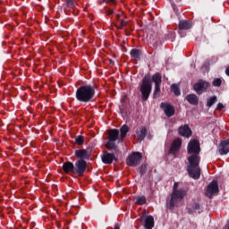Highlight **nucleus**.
Wrapping results in <instances>:
<instances>
[{
    "label": "nucleus",
    "mask_w": 229,
    "mask_h": 229,
    "mask_svg": "<svg viewBox=\"0 0 229 229\" xmlns=\"http://www.w3.org/2000/svg\"><path fill=\"white\" fill-rule=\"evenodd\" d=\"M114 229H121V226L119 225V224H116L114 227Z\"/></svg>",
    "instance_id": "nucleus-39"
},
{
    "label": "nucleus",
    "mask_w": 229,
    "mask_h": 229,
    "mask_svg": "<svg viewBox=\"0 0 229 229\" xmlns=\"http://www.w3.org/2000/svg\"><path fill=\"white\" fill-rule=\"evenodd\" d=\"M216 108L217 110H223V108H225V106L223 105V103H218Z\"/></svg>",
    "instance_id": "nucleus-37"
},
{
    "label": "nucleus",
    "mask_w": 229,
    "mask_h": 229,
    "mask_svg": "<svg viewBox=\"0 0 229 229\" xmlns=\"http://www.w3.org/2000/svg\"><path fill=\"white\" fill-rule=\"evenodd\" d=\"M179 182H174L173 187V192L171 194V199L168 202V208L174 210V207L182 201L187 196V189L181 188L178 190Z\"/></svg>",
    "instance_id": "nucleus-3"
},
{
    "label": "nucleus",
    "mask_w": 229,
    "mask_h": 229,
    "mask_svg": "<svg viewBox=\"0 0 229 229\" xmlns=\"http://www.w3.org/2000/svg\"><path fill=\"white\" fill-rule=\"evenodd\" d=\"M103 164L110 165L113 162H118V158L115 157L114 153L110 152H104V154L101 157Z\"/></svg>",
    "instance_id": "nucleus-10"
},
{
    "label": "nucleus",
    "mask_w": 229,
    "mask_h": 229,
    "mask_svg": "<svg viewBox=\"0 0 229 229\" xmlns=\"http://www.w3.org/2000/svg\"><path fill=\"white\" fill-rule=\"evenodd\" d=\"M66 4L68 8H74L76 6V0H66Z\"/></svg>",
    "instance_id": "nucleus-34"
},
{
    "label": "nucleus",
    "mask_w": 229,
    "mask_h": 229,
    "mask_svg": "<svg viewBox=\"0 0 229 229\" xmlns=\"http://www.w3.org/2000/svg\"><path fill=\"white\" fill-rule=\"evenodd\" d=\"M145 229H153L155 226V218L152 216H148L145 219Z\"/></svg>",
    "instance_id": "nucleus-21"
},
{
    "label": "nucleus",
    "mask_w": 229,
    "mask_h": 229,
    "mask_svg": "<svg viewBox=\"0 0 229 229\" xmlns=\"http://www.w3.org/2000/svg\"><path fill=\"white\" fill-rule=\"evenodd\" d=\"M171 89L174 96H180L182 94V91L180 90V88L177 86V84H172Z\"/></svg>",
    "instance_id": "nucleus-27"
},
{
    "label": "nucleus",
    "mask_w": 229,
    "mask_h": 229,
    "mask_svg": "<svg viewBox=\"0 0 229 229\" xmlns=\"http://www.w3.org/2000/svg\"><path fill=\"white\" fill-rule=\"evenodd\" d=\"M165 40H170V42H174V38H176V32L168 31L165 36Z\"/></svg>",
    "instance_id": "nucleus-25"
},
{
    "label": "nucleus",
    "mask_w": 229,
    "mask_h": 229,
    "mask_svg": "<svg viewBox=\"0 0 229 229\" xmlns=\"http://www.w3.org/2000/svg\"><path fill=\"white\" fill-rule=\"evenodd\" d=\"M108 135V141L106 143V149L109 151H119L117 145H115V140L119 139V130L111 129L109 130Z\"/></svg>",
    "instance_id": "nucleus-5"
},
{
    "label": "nucleus",
    "mask_w": 229,
    "mask_h": 229,
    "mask_svg": "<svg viewBox=\"0 0 229 229\" xmlns=\"http://www.w3.org/2000/svg\"><path fill=\"white\" fill-rule=\"evenodd\" d=\"M223 81L220 78H216L213 80L212 85L213 87H221Z\"/></svg>",
    "instance_id": "nucleus-31"
},
{
    "label": "nucleus",
    "mask_w": 229,
    "mask_h": 229,
    "mask_svg": "<svg viewBox=\"0 0 229 229\" xmlns=\"http://www.w3.org/2000/svg\"><path fill=\"white\" fill-rule=\"evenodd\" d=\"M218 192L219 185L216 181H213L208 185L206 196H208V198H212L214 194H217Z\"/></svg>",
    "instance_id": "nucleus-9"
},
{
    "label": "nucleus",
    "mask_w": 229,
    "mask_h": 229,
    "mask_svg": "<svg viewBox=\"0 0 229 229\" xmlns=\"http://www.w3.org/2000/svg\"><path fill=\"white\" fill-rule=\"evenodd\" d=\"M186 101L190 103V105L198 106V103L199 101V98H198V96L196 94H189L186 96Z\"/></svg>",
    "instance_id": "nucleus-20"
},
{
    "label": "nucleus",
    "mask_w": 229,
    "mask_h": 229,
    "mask_svg": "<svg viewBox=\"0 0 229 229\" xmlns=\"http://www.w3.org/2000/svg\"><path fill=\"white\" fill-rule=\"evenodd\" d=\"M136 135L139 142H142V140L146 139V135H148V129L146 127H141L140 130H136Z\"/></svg>",
    "instance_id": "nucleus-17"
},
{
    "label": "nucleus",
    "mask_w": 229,
    "mask_h": 229,
    "mask_svg": "<svg viewBox=\"0 0 229 229\" xmlns=\"http://www.w3.org/2000/svg\"><path fill=\"white\" fill-rule=\"evenodd\" d=\"M178 133L181 137H186V139L192 136V131L187 124L181 125L178 129Z\"/></svg>",
    "instance_id": "nucleus-12"
},
{
    "label": "nucleus",
    "mask_w": 229,
    "mask_h": 229,
    "mask_svg": "<svg viewBox=\"0 0 229 229\" xmlns=\"http://www.w3.org/2000/svg\"><path fill=\"white\" fill-rule=\"evenodd\" d=\"M96 89L95 84H84L77 88L75 91V98L79 103L82 105H89V103H94L96 99Z\"/></svg>",
    "instance_id": "nucleus-2"
},
{
    "label": "nucleus",
    "mask_w": 229,
    "mask_h": 229,
    "mask_svg": "<svg viewBox=\"0 0 229 229\" xmlns=\"http://www.w3.org/2000/svg\"><path fill=\"white\" fill-rule=\"evenodd\" d=\"M178 28L180 30H191L192 28V22L189 20H181L179 21Z\"/></svg>",
    "instance_id": "nucleus-19"
},
{
    "label": "nucleus",
    "mask_w": 229,
    "mask_h": 229,
    "mask_svg": "<svg viewBox=\"0 0 229 229\" xmlns=\"http://www.w3.org/2000/svg\"><path fill=\"white\" fill-rule=\"evenodd\" d=\"M75 142L77 146H83L85 142V138L82 135H79L75 138Z\"/></svg>",
    "instance_id": "nucleus-28"
},
{
    "label": "nucleus",
    "mask_w": 229,
    "mask_h": 229,
    "mask_svg": "<svg viewBox=\"0 0 229 229\" xmlns=\"http://www.w3.org/2000/svg\"><path fill=\"white\" fill-rule=\"evenodd\" d=\"M176 1V3H180V1H182V0H175Z\"/></svg>",
    "instance_id": "nucleus-42"
},
{
    "label": "nucleus",
    "mask_w": 229,
    "mask_h": 229,
    "mask_svg": "<svg viewBox=\"0 0 229 229\" xmlns=\"http://www.w3.org/2000/svg\"><path fill=\"white\" fill-rule=\"evenodd\" d=\"M73 165L74 174H77V176H83V174H85V172L87 171V161L78 159Z\"/></svg>",
    "instance_id": "nucleus-7"
},
{
    "label": "nucleus",
    "mask_w": 229,
    "mask_h": 229,
    "mask_svg": "<svg viewBox=\"0 0 229 229\" xmlns=\"http://www.w3.org/2000/svg\"><path fill=\"white\" fill-rule=\"evenodd\" d=\"M217 151L219 155H228L229 153V138L227 140H224L218 145Z\"/></svg>",
    "instance_id": "nucleus-11"
},
{
    "label": "nucleus",
    "mask_w": 229,
    "mask_h": 229,
    "mask_svg": "<svg viewBox=\"0 0 229 229\" xmlns=\"http://www.w3.org/2000/svg\"><path fill=\"white\" fill-rule=\"evenodd\" d=\"M151 90H153V84L151 81V74L148 73L144 76L141 81V84L140 85L142 101H148V99H149Z\"/></svg>",
    "instance_id": "nucleus-4"
},
{
    "label": "nucleus",
    "mask_w": 229,
    "mask_h": 229,
    "mask_svg": "<svg viewBox=\"0 0 229 229\" xmlns=\"http://www.w3.org/2000/svg\"><path fill=\"white\" fill-rule=\"evenodd\" d=\"M224 229H229V222H227V225L224 226Z\"/></svg>",
    "instance_id": "nucleus-41"
},
{
    "label": "nucleus",
    "mask_w": 229,
    "mask_h": 229,
    "mask_svg": "<svg viewBox=\"0 0 229 229\" xmlns=\"http://www.w3.org/2000/svg\"><path fill=\"white\" fill-rule=\"evenodd\" d=\"M210 87V84L204 81L199 80L193 86V89L197 94L201 95L203 92H207V89Z\"/></svg>",
    "instance_id": "nucleus-8"
},
{
    "label": "nucleus",
    "mask_w": 229,
    "mask_h": 229,
    "mask_svg": "<svg viewBox=\"0 0 229 229\" xmlns=\"http://www.w3.org/2000/svg\"><path fill=\"white\" fill-rule=\"evenodd\" d=\"M106 15H114V13H115V11L114 9L107 8L106 10Z\"/></svg>",
    "instance_id": "nucleus-36"
},
{
    "label": "nucleus",
    "mask_w": 229,
    "mask_h": 229,
    "mask_svg": "<svg viewBox=\"0 0 229 229\" xmlns=\"http://www.w3.org/2000/svg\"><path fill=\"white\" fill-rule=\"evenodd\" d=\"M136 205H146V196H140L136 198Z\"/></svg>",
    "instance_id": "nucleus-29"
},
{
    "label": "nucleus",
    "mask_w": 229,
    "mask_h": 229,
    "mask_svg": "<svg viewBox=\"0 0 229 229\" xmlns=\"http://www.w3.org/2000/svg\"><path fill=\"white\" fill-rule=\"evenodd\" d=\"M201 148L199 147V141L198 140H191L188 144V153L191 155L188 157L189 165L187 166V172L191 178L193 180H199L201 176V168L199 167V162L201 157H199V152Z\"/></svg>",
    "instance_id": "nucleus-1"
},
{
    "label": "nucleus",
    "mask_w": 229,
    "mask_h": 229,
    "mask_svg": "<svg viewBox=\"0 0 229 229\" xmlns=\"http://www.w3.org/2000/svg\"><path fill=\"white\" fill-rule=\"evenodd\" d=\"M161 108H163L166 117H173L175 114L174 106L170 104L161 103Z\"/></svg>",
    "instance_id": "nucleus-13"
},
{
    "label": "nucleus",
    "mask_w": 229,
    "mask_h": 229,
    "mask_svg": "<svg viewBox=\"0 0 229 229\" xmlns=\"http://www.w3.org/2000/svg\"><path fill=\"white\" fill-rule=\"evenodd\" d=\"M142 160V153L140 152H132L131 156L128 157L126 160L127 165L130 167H137L140 161Z\"/></svg>",
    "instance_id": "nucleus-6"
},
{
    "label": "nucleus",
    "mask_w": 229,
    "mask_h": 229,
    "mask_svg": "<svg viewBox=\"0 0 229 229\" xmlns=\"http://www.w3.org/2000/svg\"><path fill=\"white\" fill-rule=\"evenodd\" d=\"M215 103H217V97L213 96L208 99L207 106H208L210 108V106H213L215 105Z\"/></svg>",
    "instance_id": "nucleus-26"
},
{
    "label": "nucleus",
    "mask_w": 229,
    "mask_h": 229,
    "mask_svg": "<svg viewBox=\"0 0 229 229\" xmlns=\"http://www.w3.org/2000/svg\"><path fill=\"white\" fill-rule=\"evenodd\" d=\"M151 80L155 85H162V74L157 72L152 76Z\"/></svg>",
    "instance_id": "nucleus-22"
},
{
    "label": "nucleus",
    "mask_w": 229,
    "mask_h": 229,
    "mask_svg": "<svg viewBox=\"0 0 229 229\" xmlns=\"http://www.w3.org/2000/svg\"><path fill=\"white\" fill-rule=\"evenodd\" d=\"M131 58L136 60V62H140V57L142 56V50L139 48H132L130 51Z\"/></svg>",
    "instance_id": "nucleus-18"
},
{
    "label": "nucleus",
    "mask_w": 229,
    "mask_h": 229,
    "mask_svg": "<svg viewBox=\"0 0 229 229\" xmlns=\"http://www.w3.org/2000/svg\"><path fill=\"white\" fill-rule=\"evenodd\" d=\"M128 24V22L124 20H121V22H120V26L117 25V24H114V26L118 29V30H123V28L126 27Z\"/></svg>",
    "instance_id": "nucleus-33"
},
{
    "label": "nucleus",
    "mask_w": 229,
    "mask_h": 229,
    "mask_svg": "<svg viewBox=\"0 0 229 229\" xmlns=\"http://www.w3.org/2000/svg\"><path fill=\"white\" fill-rule=\"evenodd\" d=\"M147 171H148V166L146 165H141V166L140 167V176H144V174H146Z\"/></svg>",
    "instance_id": "nucleus-32"
},
{
    "label": "nucleus",
    "mask_w": 229,
    "mask_h": 229,
    "mask_svg": "<svg viewBox=\"0 0 229 229\" xmlns=\"http://www.w3.org/2000/svg\"><path fill=\"white\" fill-rule=\"evenodd\" d=\"M153 98L154 99H157V98H160V85H155Z\"/></svg>",
    "instance_id": "nucleus-30"
},
{
    "label": "nucleus",
    "mask_w": 229,
    "mask_h": 229,
    "mask_svg": "<svg viewBox=\"0 0 229 229\" xmlns=\"http://www.w3.org/2000/svg\"><path fill=\"white\" fill-rule=\"evenodd\" d=\"M121 20V14H116V21H120Z\"/></svg>",
    "instance_id": "nucleus-40"
},
{
    "label": "nucleus",
    "mask_w": 229,
    "mask_h": 229,
    "mask_svg": "<svg viewBox=\"0 0 229 229\" xmlns=\"http://www.w3.org/2000/svg\"><path fill=\"white\" fill-rule=\"evenodd\" d=\"M180 148H182V140H174L169 149V153L174 155V153H178V151H180Z\"/></svg>",
    "instance_id": "nucleus-16"
},
{
    "label": "nucleus",
    "mask_w": 229,
    "mask_h": 229,
    "mask_svg": "<svg viewBox=\"0 0 229 229\" xmlns=\"http://www.w3.org/2000/svg\"><path fill=\"white\" fill-rule=\"evenodd\" d=\"M199 210H201V206L199 203H194L191 208H188V213L194 214V212H198L199 214Z\"/></svg>",
    "instance_id": "nucleus-23"
},
{
    "label": "nucleus",
    "mask_w": 229,
    "mask_h": 229,
    "mask_svg": "<svg viewBox=\"0 0 229 229\" xmlns=\"http://www.w3.org/2000/svg\"><path fill=\"white\" fill-rule=\"evenodd\" d=\"M63 171L66 174H74V164L71 161L64 162L63 164Z\"/></svg>",
    "instance_id": "nucleus-15"
},
{
    "label": "nucleus",
    "mask_w": 229,
    "mask_h": 229,
    "mask_svg": "<svg viewBox=\"0 0 229 229\" xmlns=\"http://www.w3.org/2000/svg\"><path fill=\"white\" fill-rule=\"evenodd\" d=\"M108 62H109L110 65H115V61L114 60L108 59Z\"/></svg>",
    "instance_id": "nucleus-38"
},
{
    "label": "nucleus",
    "mask_w": 229,
    "mask_h": 229,
    "mask_svg": "<svg viewBox=\"0 0 229 229\" xmlns=\"http://www.w3.org/2000/svg\"><path fill=\"white\" fill-rule=\"evenodd\" d=\"M75 157H77L79 160H89V158H90V152H88L85 148L78 149L75 150Z\"/></svg>",
    "instance_id": "nucleus-14"
},
{
    "label": "nucleus",
    "mask_w": 229,
    "mask_h": 229,
    "mask_svg": "<svg viewBox=\"0 0 229 229\" xmlns=\"http://www.w3.org/2000/svg\"><path fill=\"white\" fill-rule=\"evenodd\" d=\"M103 2L110 4V6H115L117 4V2H115V0H103Z\"/></svg>",
    "instance_id": "nucleus-35"
},
{
    "label": "nucleus",
    "mask_w": 229,
    "mask_h": 229,
    "mask_svg": "<svg viewBox=\"0 0 229 229\" xmlns=\"http://www.w3.org/2000/svg\"><path fill=\"white\" fill-rule=\"evenodd\" d=\"M128 131H130V127H128V125H126V124H123L120 128L121 139H124V137H126V135L128 134Z\"/></svg>",
    "instance_id": "nucleus-24"
}]
</instances>
